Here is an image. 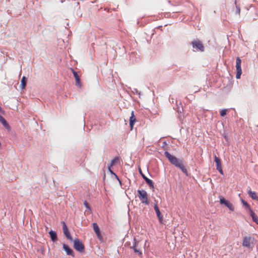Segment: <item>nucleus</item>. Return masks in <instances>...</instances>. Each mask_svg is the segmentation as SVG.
I'll return each mask as SVG.
<instances>
[{
	"instance_id": "f257e3e1",
	"label": "nucleus",
	"mask_w": 258,
	"mask_h": 258,
	"mask_svg": "<svg viewBox=\"0 0 258 258\" xmlns=\"http://www.w3.org/2000/svg\"><path fill=\"white\" fill-rule=\"evenodd\" d=\"M165 157L168 159L170 163L176 167L180 169L182 172L187 175V170L184 165V162L182 160L179 159L176 157L171 155L168 152L165 151L164 153Z\"/></svg>"
},
{
	"instance_id": "f03ea898",
	"label": "nucleus",
	"mask_w": 258,
	"mask_h": 258,
	"mask_svg": "<svg viewBox=\"0 0 258 258\" xmlns=\"http://www.w3.org/2000/svg\"><path fill=\"white\" fill-rule=\"evenodd\" d=\"M138 194L139 198L141 201L142 203L146 205H148L149 202L146 191L145 190H138Z\"/></svg>"
},
{
	"instance_id": "7ed1b4c3",
	"label": "nucleus",
	"mask_w": 258,
	"mask_h": 258,
	"mask_svg": "<svg viewBox=\"0 0 258 258\" xmlns=\"http://www.w3.org/2000/svg\"><path fill=\"white\" fill-rule=\"evenodd\" d=\"M194 51H204L205 47L202 41L199 40H195L191 42Z\"/></svg>"
},
{
	"instance_id": "20e7f679",
	"label": "nucleus",
	"mask_w": 258,
	"mask_h": 258,
	"mask_svg": "<svg viewBox=\"0 0 258 258\" xmlns=\"http://www.w3.org/2000/svg\"><path fill=\"white\" fill-rule=\"evenodd\" d=\"M74 247L79 252H82L84 251L85 246L83 243L78 238L74 241Z\"/></svg>"
},
{
	"instance_id": "39448f33",
	"label": "nucleus",
	"mask_w": 258,
	"mask_h": 258,
	"mask_svg": "<svg viewBox=\"0 0 258 258\" xmlns=\"http://www.w3.org/2000/svg\"><path fill=\"white\" fill-rule=\"evenodd\" d=\"M241 60L239 57H237L236 59V78L239 79L242 74V70L241 68Z\"/></svg>"
},
{
	"instance_id": "423d86ee",
	"label": "nucleus",
	"mask_w": 258,
	"mask_h": 258,
	"mask_svg": "<svg viewBox=\"0 0 258 258\" xmlns=\"http://www.w3.org/2000/svg\"><path fill=\"white\" fill-rule=\"evenodd\" d=\"M220 203L221 204L224 205L231 211H234V207L233 206L232 204L229 201L225 200L223 197L221 196L220 197Z\"/></svg>"
},
{
	"instance_id": "0eeeda50",
	"label": "nucleus",
	"mask_w": 258,
	"mask_h": 258,
	"mask_svg": "<svg viewBox=\"0 0 258 258\" xmlns=\"http://www.w3.org/2000/svg\"><path fill=\"white\" fill-rule=\"evenodd\" d=\"M214 161L216 163V169L221 174L223 175V171L221 166V161L219 158L216 156L214 157Z\"/></svg>"
},
{
	"instance_id": "6e6552de",
	"label": "nucleus",
	"mask_w": 258,
	"mask_h": 258,
	"mask_svg": "<svg viewBox=\"0 0 258 258\" xmlns=\"http://www.w3.org/2000/svg\"><path fill=\"white\" fill-rule=\"evenodd\" d=\"M252 241V238L251 237L245 236L243 238L242 246L246 247L249 249L251 248L250 243Z\"/></svg>"
},
{
	"instance_id": "1a4fd4ad",
	"label": "nucleus",
	"mask_w": 258,
	"mask_h": 258,
	"mask_svg": "<svg viewBox=\"0 0 258 258\" xmlns=\"http://www.w3.org/2000/svg\"><path fill=\"white\" fill-rule=\"evenodd\" d=\"M62 223L63 232L64 235L67 238V239H68L69 240L72 241V237L71 235V234H70V232L69 231V230L68 229V227H67V226L66 224L64 222H62Z\"/></svg>"
},
{
	"instance_id": "9d476101",
	"label": "nucleus",
	"mask_w": 258,
	"mask_h": 258,
	"mask_svg": "<svg viewBox=\"0 0 258 258\" xmlns=\"http://www.w3.org/2000/svg\"><path fill=\"white\" fill-rule=\"evenodd\" d=\"M140 173L141 174L143 179L145 180L146 183L149 185L150 187L152 188L153 190L154 188V183L153 181L148 178H147L142 172L141 170L140 169Z\"/></svg>"
},
{
	"instance_id": "9b49d317",
	"label": "nucleus",
	"mask_w": 258,
	"mask_h": 258,
	"mask_svg": "<svg viewBox=\"0 0 258 258\" xmlns=\"http://www.w3.org/2000/svg\"><path fill=\"white\" fill-rule=\"evenodd\" d=\"M93 228L98 238L100 240H102V237L101 233H100V229H99L97 223H93Z\"/></svg>"
},
{
	"instance_id": "f8f14e48",
	"label": "nucleus",
	"mask_w": 258,
	"mask_h": 258,
	"mask_svg": "<svg viewBox=\"0 0 258 258\" xmlns=\"http://www.w3.org/2000/svg\"><path fill=\"white\" fill-rule=\"evenodd\" d=\"M154 210L155 211V212H156V213L157 214V217L158 218L159 222L160 223H163V216H162L161 213H160V211L159 210V209L157 204H155L154 207Z\"/></svg>"
},
{
	"instance_id": "ddd939ff",
	"label": "nucleus",
	"mask_w": 258,
	"mask_h": 258,
	"mask_svg": "<svg viewBox=\"0 0 258 258\" xmlns=\"http://www.w3.org/2000/svg\"><path fill=\"white\" fill-rule=\"evenodd\" d=\"M63 248L66 252L67 255H71L73 257L75 256L73 250L68 245L63 244Z\"/></svg>"
},
{
	"instance_id": "4468645a",
	"label": "nucleus",
	"mask_w": 258,
	"mask_h": 258,
	"mask_svg": "<svg viewBox=\"0 0 258 258\" xmlns=\"http://www.w3.org/2000/svg\"><path fill=\"white\" fill-rule=\"evenodd\" d=\"M72 71H73V73L74 74V76L75 78L76 85L77 86L80 87L81 86V80H80V77H79V75L77 74V73L76 71H75L73 69L72 70Z\"/></svg>"
},
{
	"instance_id": "2eb2a0df",
	"label": "nucleus",
	"mask_w": 258,
	"mask_h": 258,
	"mask_svg": "<svg viewBox=\"0 0 258 258\" xmlns=\"http://www.w3.org/2000/svg\"><path fill=\"white\" fill-rule=\"evenodd\" d=\"M136 121V118L134 115V111H132L131 116L130 118V125L131 130L133 128L135 122Z\"/></svg>"
},
{
	"instance_id": "dca6fc26",
	"label": "nucleus",
	"mask_w": 258,
	"mask_h": 258,
	"mask_svg": "<svg viewBox=\"0 0 258 258\" xmlns=\"http://www.w3.org/2000/svg\"><path fill=\"white\" fill-rule=\"evenodd\" d=\"M249 196L253 200H258V196L255 191L251 190L250 188L247 191Z\"/></svg>"
},
{
	"instance_id": "f3484780",
	"label": "nucleus",
	"mask_w": 258,
	"mask_h": 258,
	"mask_svg": "<svg viewBox=\"0 0 258 258\" xmlns=\"http://www.w3.org/2000/svg\"><path fill=\"white\" fill-rule=\"evenodd\" d=\"M0 122L2 123L4 126L7 129H10V125L6 120L0 115Z\"/></svg>"
},
{
	"instance_id": "a211bd4d",
	"label": "nucleus",
	"mask_w": 258,
	"mask_h": 258,
	"mask_svg": "<svg viewBox=\"0 0 258 258\" xmlns=\"http://www.w3.org/2000/svg\"><path fill=\"white\" fill-rule=\"evenodd\" d=\"M249 215L251 216V217L252 219V220L253 222L256 223V224H258V218L256 216V215L255 214V213L253 212V211L249 209Z\"/></svg>"
},
{
	"instance_id": "6ab92c4d",
	"label": "nucleus",
	"mask_w": 258,
	"mask_h": 258,
	"mask_svg": "<svg viewBox=\"0 0 258 258\" xmlns=\"http://www.w3.org/2000/svg\"><path fill=\"white\" fill-rule=\"evenodd\" d=\"M49 234L51 238V239L53 242H55L57 240V237L56 233L55 231L51 230L49 232Z\"/></svg>"
},
{
	"instance_id": "aec40b11",
	"label": "nucleus",
	"mask_w": 258,
	"mask_h": 258,
	"mask_svg": "<svg viewBox=\"0 0 258 258\" xmlns=\"http://www.w3.org/2000/svg\"><path fill=\"white\" fill-rule=\"evenodd\" d=\"M27 79L26 77L23 76L21 81V88L22 89L25 88L27 84Z\"/></svg>"
},
{
	"instance_id": "412c9836",
	"label": "nucleus",
	"mask_w": 258,
	"mask_h": 258,
	"mask_svg": "<svg viewBox=\"0 0 258 258\" xmlns=\"http://www.w3.org/2000/svg\"><path fill=\"white\" fill-rule=\"evenodd\" d=\"M119 160V157H115L111 161L110 166H112L116 163Z\"/></svg>"
},
{
	"instance_id": "4be33fe9",
	"label": "nucleus",
	"mask_w": 258,
	"mask_h": 258,
	"mask_svg": "<svg viewBox=\"0 0 258 258\" xmlns=\"http://www.w3.org/2000/svg\"><path fill=\"white\" fill-rule=\"evenodd\" d=\"M241 203L245 207V208L248 209L249 210V209H250V206L246 201H244L243 199H241Z\"/></svg>"
},
{
	"instance_id": "5701e85b",
	"label": "nucleus",
	"mask_w": 258,
	"mask_h": 258,
	"mask_svg": "<svg viewBox=\"0 0 258 258\" xmlns=\"http://www.w3.org/2000/svg\"><path fill=\"white\" fill-rule=\"evenodd\" d=\"M227 110L226 109H222L220 111V115L222 116H224L226 114Z\"/></svg>"
},
{
	"instance_id": "b1692460",
	"label": "nucleus",
	"mask_w": 258,
	"mask_h": 258,
	"mask_svg": "<svg viewBox=\"0 0 258 258\" xmlns=\"http://www.w3.org/2000/svg\"><path fill=\"white\" fill-rule=\"evenodd\" d=\"M84 205L85 207L86 208V209H87L89 211H91V209L89 206V205L86 201H85L84 202Z\"/></svg>"
},
{
	"instance_id": "393cba45",
	"label": "nucleus",
	"mask_w": 258,
	"mask_h": 258,
	"mask_svg": "<svg viewBox=\"0 0 258 258\" xmlns=\"http://www.w3.org/2000/svg\"><path fill=\"white\" fill-rule=\"evenodd\" d=\"M138 242L136 240V239L135 238H134V245L132 247V248L134 249V250H135V249L137 248V245Z\"/></svg>"
},
{
	"instance_id": "a878e982",
	"label": "nucleus",
	"mask_w": 258,
	"mask_h": 258,
	"mask_svg": "<svg viewBox=\"0 0 258 258\" xmlns=\"http://www.w3.org/2000/svg\"><path fill=\"white\" fill-rule=\"evenodd\" d=\"M134 251L135 253H137L140 255H141L142 254V252L140 250L137 249V248L135 249Z\"/></svg>"
},
{
	"instance_id": "bb28decb",
	"label": "nucleus",
	"mask_w": 258,
	"mask_h": 258,
	"mask_svg": "<svg viewBox=\"0 0 258 258\" xmlns=\"http://www.w3.org/2000/svg\"><path fill=\"white\" fill-rule=\"evenodd\" d=\"M236 13L238 15H239L240 13V9L239 7H237V6H236Z\"/></svg>"
},
{
	"instance_id": "cd10ccee",
	"label": "nucleus",
	"mask_w": 258,
	"mask_h": 258,
	"mask_svg": "<svg viewBox=\"0 0 258 258\" xmlns=\"http://www.w3.org/2000/svg\"><path fill=\"white\" fill-rule=\"evenodd\" d=\"M167 145V144L166 142V141H164L162 143V148H164Z\"/></svg>"
},
{
	"instance_id": "c85d7f7f",
	"label": "nucleus",
	"mask_w": 258,
	"mask_h": 258,
	"mask_svg": "<svg viewBox=\"0 0 258 258\" xmlns=\"http://www.w3.org/2000/svg\"><path fill=\"white\" fill-rule=\"evenodd\" d=\"M114 176H115V178L119 181L120 184H121V181L119 180L118 177L117 176L116 174H114Z\"/></svg>"
},
{
	"instance_id": "c756f323",
	"label": "nucleus",
	"mask_w": 258,
	"mask_h": 258,
	"mask_svg": "<svg viewBox=\"0 0 258 258\" xmlns=\"http://www.w3.org/2000/svg\"><path fill=\"white\" fill-rule=\"evenodd\" d=\"M114 176H115V178L119 181L120 184H121V181L119 180L118 177L117 176L116 174H114Z\"/></svg>"
},
{
	"instance_id": "7c9ffc66",
	"label": "nucleus",
	"mask_w": 258,
	"mask_h": 258,
	"mask_svg": "<svg viewBox=\"0 0 258 258\" xmlns=\"http://www.w3.org/2000/svg\"><path fill=\"white\" fill-rule=\"evenodd\" d=\"M110 167H111V166H109V167H108V170H109V171H110V172L111 174H113V175H114V174H115V173H113V171L110 169Z\"/></svg>"
},
{
	"instance_id": "2f4dec72",
	"label": "nucleus",
	"mask_w": 258,
	"mask_h": 258,
	"mask_svg": "<svg viewBox=\"0 0 258 258\" xmlns=\"http://www.w3.org/2000/svg\"><path fill=\"white\" fill-rule=\"evenodd\" d=\"M135 92H138L137 89H135Z\"/></svg>"
},
{
	"instance_id": "473e14b6",
	"label": "nucleus",
	"mask_w": 258,
	"mask_h": 258,
	"mask_svg": "<svg viewBox=\"0 0 258 258\" xmlns=\"http://www.w3.org/2000/svg\"><path fill=\"white\" fill-rule=\"evenodd\" d=\"M135 92H138L137 89H135Z\"/></svg>"
},
{
	"instance_id": "72a5a7b5",
	"label": "nucleus",
	"mask_w": 258,
	"mask_h": 258,
	"mask_svg": "<svg viewBox=\"0 0 258 258\" xmlns=\"http://www.w3.org/2000/svg\"><path fill=\"white\" fill-rule=\"evenodd\" d=\"M2 111V108L0 107V111Z\"/></svg>"
}]
</instances>
